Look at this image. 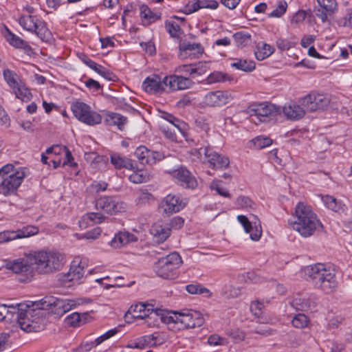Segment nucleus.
Returning <instances> with one entry per match:
<instances>
[{
    "mask_svg": "<svg viewBox=\"0 0 352 352\" xmlns=\"http://www.w3.org/2000/svg\"><path fill=\"white\" fill-rule=\"evenodd\" d=\"M289 223L293 230L303 237L311 236L322 228V223L311 207L304 202H299L296 206L293 219Z\"/></svg>",
    "mask_w": 352,
    "mask_h": 352,
    "instance_id": "obj_1",
    "label": "nucleus"
},
{
    "mask_svg": "<svg viewBox=\"0 0 352 352\" xmlns=\"http://www.w3.org/2000/svg\"><path fill=\"white\" fill-rule=\"evenodd\" d=\"M303 273L314 287L325 294L333 292L338 287L335 270L324 263H316L306 266Z\"/></svg>",
    "mask_w": 352,
    "mask_h": 352,
    "instance_id": "obj_2",
    "label": "nucleus"
},
{
    "mask_svg": "<svg viewBox=\"0 0 352 352\" xmlns=\"http://www.w3.org/2000/svg\"><path fill=\"white\" fill-rule=\"evenodd\" d=\"M34 269L40 274H50L62 269L65 258L61 253L52 250H39L32 252Z\"/></svg>",
    "mask_w": 352,
    "mask_h": 352,
    "instance_id": "obj_3",
    "label": "nucleus"
},
{
    "mask_svg": "<svg viewBox=\"0 0 352 352\" xmlns=\"http://www.w3.org/2000/svg\"><path fill=\"white\" fill-rule=\"evenodd\" d=\"M38 305H21L18 309L17 323L26 332H37L44 329L45 319L44 311Z\"/></svg>",
    "mask_w": 352,
    "mask_h": 352,
    "instance_id": "obj_4",
    "label": "nucleus"
},
{
    "mask_svg": "<svg viewBox=\"0 0 352 352\" xmlns=\"http://www.w3.org/2000/svg\"><path fill=\"white\" fill-rule=\"evenodd\" d=\"M25 177V170L8 164L0 168V195L8 197L16 193Z\"/></svg>",
    "mask_w": 352,
    "mask_h": 352,
    "instance_id": "obj_5",
    "label": "nucleus"
},
{
    "mask_svg": "<svg viewBox=\"0 0 352 352\" xmlns=\"http://www.w3.org/2000/svg\"><path fill=\"white\" fill-rule=\"evenodd\" d=\"M163 318L165 324H173V327H176L179 330L201 327L204 322L203 315L199 311L192 309L170 313V316Z\"/></svg>",
    "mask_w": 352,
    "mask_h": 352,
    "instance_id": "obj_6",
    "label": "nucleus"
},
{
    "mask_svg": "<svg viewBox=\"0 0 352 352\" xmlns=\"http://www.w3.org/2000/svg\"><path fill=\"white\" fill-rule=\"evenodd\" d=\"M182 263L177 252H172L162 257L155 263L154 270L156 274L164 279H173L177 275V269Z\"/></svg>",
    "mask_w": 352,
    "mask_h": 352,
    "instance_id": "obj_7",
    "label": "nucleus"
},
{
    "mask_svg": "<svg viewBox=\"0 0 352 352\" xmlns=\"http://www.w3.org/2000/svg\"><path fill=\"white\" fill-rule=\"evenodd\" d=\"M31 257L32 252L23 258L8 261L6 264V267L19 274L20 276L19 280L21 282H29L34 276V260Z\"/></svg>",
    "mask_w": 352,
    "mask_h": 352,
    "instance_id": "obj_8",
    "label": "nucleus"
},
{
    "mask_svg": "<svg viewBox=\"0 0 352 352\" xmlns=\"http://www.w3.org/2000/svg\"><path fill=\"white\" fill-rule=\"evenodd\" d=\"M19 23L23 29L34 32L43 41L48 42L51 39L52 34L45 23L36 16L23 14L19 18Z\"/></svg>",
    "mask_w": 352,
    "mask_h": 352,
    "instance_id": "obj_9",
    "label": "nucleus"
},
{
    "mask_svg": "<svg viewBox=\"0 0 352 352\" xmlns=\"http://www.w3.org/2000/svg\"><path fill=\"white\" fill-rule=\"evenodd\" d=\"M74 116L80 122L93 126L100 124L102 116L97 112L92 111L91 107L80 101H76L71 105Z\"/></svg>",
    "mask_w": 352,
    "mask_h": 352,
    "instance_id": "obj_10",
    "label": "nucleus"
},
{
    "mask_svg": "<svg viewBox=\"0 0 352 352\" xmlns=\"http://www.w3.org/2000/svg\"><path fill=\"white\" fill-rule=\"evenodd\" d=\"M3 78L12 89L16 98L25 102L32 99V96L30 91L15 72L8 69H5L3 71Z\"/></svg>",
    "mask_w": 352,
    "mask_h": 352,
    "instance_id": "obj_11",
    "label": "nucleus"
},
{
    "mask_svg": "<svg viewBox=\"0 0 352 352\" xmlns=\"http://www.w3.org/2000/svg\"><path fill=\"white\" fill-rule=\"evenodd\" d=\"M248 113L252 121L256 120L260 122H265L268 118L276 116L280 112V108L268 102L254 103L248 108Z\"/></svg>",
    "mask_w": 352,
    "mask_h": 352,
    "instance_id": "obj_12",
    "label": "nucleus"
},
{
    "mask_svg": "<svg viewBox=\"0 0 352 352\" xmlns=\"http://www.w3.org/2000/svg\"><path fill=\"white\" fill-rule=\"evenodd\" d=\"M188 200L179 195L168 194L159 205V210L163 215L169 216L182 210L186 206Z\"/></svg>",
    "mask_w": 352,
    "mask_h": 352,
    "instance_id": "obj_13",
    "label": "nucleus"
},
{
    "mask_svg": "<svg viewBox=\"0 0 352 352\" xmlns=\"http://www.w3.org/2000/svg\"><path fill=\"white\" fill-rule=\"evenodd\" d=\"M96 208L109 214L124 212L126 204L117 197L104 196L96 201Z\"/></svg>",
    "mask_w": 352,
    "mask_h": 352,
    "instance_id": "obj_14",
    "label": "nucleus"
},
{
    "mask_svg": "<svg viewBox=\"0 0 352 352\" xmlns=\"http://www.w3.org/2000/svg\"><path fill=\"white\" fill-rule=\"evenodd\" d=\"M330 102L329 96L323 94L311 93L299 100V103L307 111L314 112L323 110Z\"/></svg>",
    "mask_w": 352,
    "mask_h": 352,
    "instance_id": "obj_15",
    "label": "nucleus"
},
{
    "mask_svg": "<svg viewBox=\"0 0 352 352\" xmlns=\"http://www.w3.org/2000/svg\"><path fill=\"white\" fill-rule=\"evenodd\" d=\"M199 157L204 153V159L210 164L212 168L219 169L226 168L230 164V160L227 157L221 156L210 147H205L201 151H195Z\"/></svg>",
    "mask_w": 352,
    "mask_h": 352,
    "instance_id": "obj_16",
    "label": "nucleus"
},
{
    "mask_svg": "<svg viewBox=\"0 0 352 352\" xmlns=\"http://www.w3.org/2000/svg\"><path fill=\"white\" fill-rule=\"evenodd\" d=\"M237 220L243 226L245 232L250 234V239L253 241H258L262 235L261 221L256 216L252 215L249 220L244 215H238Z\"/></svg>",
    "mask_w": 352,
    "mask_h": 352,
    "instance_id": "obj_17",
    "label": "nucleus"
},
{
    "mask_svg": "<svg viewBox=\"0 0 352 352\" xmlns=\"http://www.w3.org/2000/svg\"><path fill=\"white\" fill-rule=\"evenodd\" d=\"M233 97L226 91H215L207 93L204 98V103L209 107H221L228 104Z\"/></svg>",
    "mask_w": 352,
    "mask_h": 352,
    "instance_id": "obj_18",
    "label": "nucleus"
},
{
    "mask_svg": "<svg viewBox=\"0 0 352 352\" xmlns=\"http://www.w3.org/2000/svg\"><path fill=\"white\" fill-rule=\"evenodd\" d=\"M135 318H141L144 320V323L149 327H159L160 322L165 324L164 317L170 316V313L164 310L151 309V311L148 314L143 315H133Z\"/></svg>",
    "mask_w": 352,
    "mask_h": 352,
    "instance_id": "obj_19",
    "label": "nucleus"
},
{
    "mask_svg": "<svg viewBox=\"0 0 352 352\" xmlns=\"http://www.w3.org/2000/svg\"><path fill=\"white\" fill-rule=\"evenodd\" d=\"M85 263L82 261L78 263L74 261L70 267L69 271L66 274H60L59 280L64 283L72 281L74 283H78L85 274Z\"/></svg>",
    "mask_w": 352,
    "mask_h": 352,
    "instance_id": "obj_20",
    "label": "nucleus"
},
{
    "mask_svg": "<svg viewBox=\"0 0 352 352\" xmlns=\"http://www.w3.org/2000/svg\"><path fill=\"white\" fill-rule=\"evenodd\" d=\"M38 232L36 227H25L16 231H3L0 232V243L9 242L17 239H23L34 235Z\"/></svg>",
    "mask_w": 352,
    "mask_h": 352,
    "instance_id": "obj_21",
    "label": "nucleus"
},
{
    "mask_svg": "<svg viewBox=\"0 0 352 352\" xmlns=\"http://www.w3.org/2000/svg\"><path fill=\"white\" fill-rule=\"evenodd\" d=\"M179 56L182 59L188 57L193 58L198 57L204 53V48L200 43H190L182 42L179 47Z\"/></svg>",
    "mask_w": 352,
    "mask_h": 352,
    "instance_id": "obj_22",
    "label": "nucleus"
},
{
    "mask_svg": "<svg viewBox=\"0 0 352 352\" xmlns=\"http://www.w3.org/2000/svg\"><path fill=\"white\" fill-rule=\"evenodd\" d=\"M180 185L184 188L194 189L197 186V182L191 173L184 167H180L173 172Z\"/></svg>",
    "mask_w": 352,
    "mask_h": 352,
    "instance_id": "obj_23",
    "label": "nucleus"
},
{
    "mask_svg": "<svg viewBox=\"0 0 352 352\" xmlns=\"http://www.w3.org/2000/svg\"><path fill=\"white\" fill-rule=\"evenodd\" d=\"M292 306L300 311H312L317 305L316 298L314 296H298L293 299Z\"/></svg>",
    "mask_w": 352,
    "mask_h": 352,
    "instance_id": "obj_24",
    "label": "nucleus"
},
{
    "mask_svg": "<svg viewBox=\"0 0 352 352\" xmlns=\"http://www.w3.org/2000/svg\"><path fill=\"white\" fill-rule=\"evenodd\" d=\"M143 89L148 94L163 92L162 79L157 75L148 76L142 82Z\"/></svg>",
    "mask_w": 352,
    "mask_h": 352,
    "instance_id": "obj_25",
    "label": "nucleus"
},
{
    "mask_svg": "<svg viewBox=\"0 0 352 352\" xmlns=\"http://www.w3.org/2000/svg\"><path fill=\"white\" fill-rule=\"evenodd\" d=\"M282 111L288 119L292 120L302 118L307 111L300 103L299 104L295 103L285 104Z\"/></svg>",
    "mask_w": 352,
    "mask_h": 352,
    "instance_id": "obj_26",
    "label": "nucleus"
},
{
    "mask_svg": "<svg viewBox=\"0 0 352 352\" xmlns=\"http://www.w3.org/2000/svg\"><path fill=\"white\" fill-rule=\"evenodd\" d=\"M105 217L100 212H87L81 217L78 224L82 229H86L89 226L102 223Z\"/></svg>",
    "mask_w": 352,
    "mask_h": 352,
    "instance_id": "obj_27",
    "label": "nucleus"
},
{
    "mask_svg": "<svg viewBox=\"0 0 352 352\" xmlns=\"http://www.w3.org/2000/svg\"><path fill=\"white\" fill-rule=\"evenodd\" d=\"M110 160L116 169L126 168L131 170L135 169V166L131 159L122 156L118 153H111Z\"/></svg>",
    "mask_w": 352,
    "mask_h": 352,
    "instance_id": "obj_28",
    "label": "nucleus"
},
{
    "mask_svg": "<svg viewBox=\"0 0 352 352\" xmlns=\"http://www.w3.org/2000/svg\"><path fill=\"white\" fill-rule=\"evenodd\" d=\"M138 241V237L129 232H120L115 235L111 241V245L115 248H120L129 243Z\"/></svg>",
    "mask_w": 352,
    "mask_h": 352,
    "instance_id": "obj_29",
    "label": "nucleus"
},
{
    "mask_svg": "<svg viewBox=\"0 0 352 352\" xmlns=\"http://www.w3.org/2000/svg\"><path fill=\"white\" fill-rule=\"evenodd\" d=\"M151 233L156 242L163 243L170 234V228L167 226H163L160 223H156L151 228Z\"/></svg>",
    "mask_w": 352,
    "mask_h": 352,
    "instance_id": "obj_30",
    "label": "nucleus"
},
{
    "mask_svg": "<svg viewBox=\"0 0 352 352\" xmlns=\"http://www.w3.org/2000/svg\"><path fill=\"white\" fill-rule=\"evenodd\" d=\"M7 31L8 34L6 35V38L11 45L16 48H21L24 50L28 54L32 52V47L28 42L12 33L8 29H7Z\"/></svg>",
    "mask_w": 352,
    "mask_h": 352,
    "instance_id": "obj_31",
    "label": "nucleus"
},
{
    "mask_svg": "<svg viewBox=\"0 0 352 352\" xmlns=\"http://www.w3.org/2000/svg\"><path fill=\"white\" fill-rule=\"evenodd\" d=\"M324 205L330 210L342 213L346 209V206L341 201L338 200L330 195H326L322 198Z\"/></svg>",
    "mask_w": 352,
    "mask_h": 352,
    "instance_id": "obj_32",
    "label": "nucleus"
},
{
    "mask_svg": "<svg viewBox=\"0 0 352 352\" xmlns=\"http://www.w3.org/2000/svg\"><path fill=\"white\" fill-rule=\"evenodd\" d=\"M83 63L87 65L89 67L94 70L96 72L103 76L104 78L108 79L109 80H113V74L106 69L102 66L97 64L94 61L91 60L90 58H89L87 56H85L82 58Z\"/></svg>",
    "mask_w": 352,
    "mask_h": 352,
    "instance_id": "obj_33",
    "label": "nucleus"
},
{
    "mask_svg": "<svg viewBox=\"0 0 352 352\" xmlns=\"http://www.w3.org/2000/svg\"><path fill=\"white\" fill-rule=\"evenodd\" d=\"M153 177V175L151 174L147 170L140 169L135 170L129 176V180L134 184H141L149 181Z\"/></svg>",
    "mask_w": 352,
    "mask_h": 352,
    "instance_id": "obj_34",
    "label": "nucleus"
},
{
    "mask_svg": "<svg viewBox=\"0 0 352 352\" xmlns=\"http://www.w3.org/2000/svg\"><path fill=\"white\" fill-rule=\"evenodd\" d=\"M104 122L109 126H118L119 129L125 124L126 118L116 113H108L106 114Z\"/></svg>",
    "mask_w": 352,
    "mask_h": 352,
    "instance_id": "obj_35",
    "label": "nucleus"
},
{
    "mask_svg": "<svg viewBox=\"0 0 352 352\" xmlns=\"http://www.w3.org/2000/svg\"><path fill=\"white\" fill-rule=\"evenodd\" d=\"M274 52V47L267 43H263L261 45H258L254 54L257 60H263L271 56Z\"/></svg>",
    "mask_w": 352,
    "mask_h": 352,
    "instance_id": "obj_36",
    "label": "nucleus"
},
{
    "mask_svg": "<svg viewBox=\"0 0 352 352\" xmlns=\"http://www.w3.org/2000/svg\"><path fill=\"white\" fill-rule=\"evenodd\" d=\"M140 16L143 21L144 25L150 24L160 17L155 13H153L151 9L146 5H142L140 7Z\"/></svg>",
    "mask_w": 352,
    "mask_h": 352,
    "instance_id": "obj_37",
    "label": "nucleus"
},
{
    "mask_svg": "<svg viewBox=\"0 0 352 352\" xmlns=\"http://www.w3.org/2000/svg\"><path fill=\"white\" fill-rule=\"evenodd\" d=\"M231 66L245 72H251L255 69V63L250 60L239 59L232 63Z\"/></svg>",
    "mask_w": 352,
    "mask_h": 352,
    "instance_id": "obj_38",
    "label": "nucleus"
},
{
    "mask_svg": "<svg viewBox=\"0 0 352 352\" xmlns=\"http://www.w3.org/2000/svg\"><path fill=\"white\" fill-rule=\"evenodd\" d=\"M151 309H153L152 306L149 305H146L144 303H140L135 305V306H131L130 309L125 314L124 318L127 322H131L129 320V317L132 314V311L133 312H140L142 314H148L151 311Z\"/></svg>",
    "mask_w": 352,
    "mask_h": 352,
    "instance_id": "obj_39",
    "label": "nucleus"
},
{
    "mask_svg": "<svg viewBox=\"0 0 352 352\" xmlns=\"http://www.w3.org/2000/svg\"><path fill=\"white\" fill-rule=\"evenodd\" d=\"M232 78L227 74L221 72H214L206 78L208 84L224 82L230 80Z\"/></svg>",
    "mask_w": 352,
    "mask_h": 352,
    "instance_id": "obj_40",
    "label": "nucleus"
},
{
    "mask_svg": "<svg viewBox=\"0 0 352 352\" xmlns=\"http://www.w3.org/2000/svg\"><path fill=\"white\" fill-rule=\"evenodd\" d=\"M210 63L208 62H198L195 64H192L191 73L193 74V77L196 76H201L208 72L210 69Z\"/></svg>",
    "mask_w": 352,
    "mask_h": 352,
    "instance_id": "obj_41",
    "label": "nucleus"
},
{
    "mask_svg": "<svg viewBox=\"0 0 352 352\" xmlns=\"http://www.w3.org/2000/svg\"><path fill=\"white\" fill-rule=\"evenodd\" d=\"M177 75L166 76L162 79L163 91H166V88L169 91H176L178 89L177 85Z\"/></svg>",
    "mask_w": 352,
    "mask_h": 352,
    "instance_id": "obj_42",
    "label": "nucleus"
},
{
    "mask_svg": "<svg viewBox=\"0 0 352 352\" xmlns=\"http://www.w3.org/2000/svg\"><path fill=\"white\" fill-rule=\"evenodd\" d=\"M309 322L308 317L304 314H296L292 320V325L298 329H303L307 327Z\"/></svg>",
    "mask_w": 352,
    "mask_h": 352,
    "instance_id": "obj_43",
    "label": "nucleus"
},
{
    "mask_svg": "<svg viewBox=\"0 0 352 352\" xmlns=\"http://www.w3.org/2000/svg\"><path fill=\"white\" fill-rule=\"evenodd\" d=\"M241 294L240 289L232 285H226L222 288L221 294L227 298H236Z\"/></svg>",
    "mask_w": 352,
    "mask_h": 352,
    "instance_id": "obj_44",
    "label": "nucleus"
},
{
    "mask_svg": "<svg viewBox=\"0 0 352 352\" xmlns=\"http://www.w3.org/2000/svg\"><path fill=\"white\" fill-rule=\"evenodd\" d=\"M256 149H263L272 143V140L267 137L258 136L252 140Z\"/></svg>",
    "mask_w": 352,
    "mask_h": 352,
    "instance_id": "obj_45",
    "label": "nucleus"
},
{
    "mask_svg": "<svg viewBox=\"0 0 352 352\" xmlns=\"http://www.w3.org/2000/svg\"><path fill=\"white\" fill-rule=\"evenodd\" d=\"M238 46H245L250 42L251 35L249 33L239 32L233 35Z\"/></svg>",
    "mask_w": 352,
    "mask_h": 352,
    "instance_id": "obj_46",
    "label": "nucleus"
},
{
    "mask_svg": "<svg viewBox=\"0 0 352 352\" xmlns=\"http://www.w3.org/2000/svg\"><path fill=\"white\" fill-rule=\"evenodd\" d=\"M320 7L329 13H333L337 10V2L336 0H317Z\"/></svg>",
    "mask_w": 352,
    "mask_h": 352,
    "instance_id": "obj_47",
    "label": "nucleus"
},
{
    "mask_svg": "<svg viewBox=\"0 0 352 352\" xmlns=\"http://www.w3.org/2000/svg\"><path fill=\"white\" fill-rule=\"evenodd\" d=\"M50 305L53 307L52 311L60 316L64 314V299L56 298L52 302L49 303Z\"/></svg>",
    "mask_w": 352,
    "mask_h": 352,
    "instance_id": "obj_48",
    "label": "nucleus"
},
{
    "mask_svg": "<svg viewBox=\"0 0 352 352\" xmlns=\"http://www.w3.org/2000/svg\"><path fill=\"white\" fill-rule=\"evenodd\" d=\"M164 158V155L157 151H153L149 150L148 153L146 155L144 163L150 165L156 164Z\"/></svg>",
    "mask_w": 352,
    "mask_h": 352,
    "instance_id": "obj_49",
    "label": "nucleus"
},
{
    "mask_svg": "<svg viewBox=\"0 0 352 352\" xmlns=\"http://www.w3.org/2000/svg\"><path fill=\"white\" fill-rule=\"evenodd\" d=\"M118 332V330L117 328H114L112 329H110L101 335L100 336L98 337L94 340V344L98 346L101 344L104 341L107 340L108 339L112 338Z\"/></svg>",
    "mask_w": 352,
    "mask_h": 352,
    "instance_id": "obj_50",
    "label": "nucleus"
},
{
    "mask_svg": "<svg viewBox=\"0 0 352 352\" xmlns=\"http://www.w3.org/2000/svg\"><path fill=\"white\" fill-rule=\"evenodd\" d=\"M166 29L172 37H179L182 29L180 26L175 22H166Z\"/></svg>",
    "mask_w": 352,
    "mask_h": 352,
    "instance_id": "obj_51",
    "label": "nucleus"
},
{
    "mask_svg": "<svg viewBox=\"0 0 352 352\" xmlns=\"http://www.w3.org/2000/svg\"><path fill=\"white\" fill-rule=\"evenodd\" d=\"M236 205L245 209H253L255 204L248 197L241 196L236 199Z\"/></svg>",
    "mask_w": 352,
    "mask_h": 352,
    "instance_id": "obj_52",
    "label": "nucleus"
},
{
    "mask_svg": "<svg viewBox=\"0 0 352 352\" xmlns=\"http://www.w3.org/2000/svg\"><path fill=\"white\" fill-rule=\"evenodd\" d=\"M194 82L188 77L177 75V90L186 89L191 87Z\"/></svg>",
    "mask_w": 352,
    "mask_h": 352,
    "instance_id": "obj_53",
    "label": "nucleus"
},
{
    "mask_svg": "<svg viewBox=\"0 0 352 352\" xmlns=\"http://www.w3.org/2000/svg\"><path fill=\"white\" fill-rule=\"evenodd\" d=\"M82 299H64V314L83 303Z\"/></svg>",
    "mask_w": 352,
    "mask_h": 352,
    "instance_id": "obj_54",
    "label": "nucleus"
},
{
    "mask_svg": "<svg viewBox=\"0 0 352 352\" xmlns=\"http://www.w3.org/2000/svg\"><path fill=\"white\" fill-rule=\"evenodd\" d=\"M287 8V5L285 1H280L278 7L269 14V16L280 17L286 12Z\"/></svg>",
    "mask_w": 352,
    "mask_h": 352,
    "instance_id": "obj_55",
    "label": "nucleus"
},
{
    "mask_svg": "<svg viewBox=\"0 0 352 352\" xmlns=\"http://www.w3.org/2000/svg\"><path fill=\"white\" fill-rule=\"evenodd\" d=\"M151 340L153 346L161 345L166 340V336L164 333L155 332L151 334Z\"/></svg>",
    "mask_w": 352,
    "mask_h": 352,
    "instance_id": "obj_56",
    "label": "nucleus"
},
{
    "mask_svg": "<svg viewBox=\"0 0 352 352\" xmlns=\"http://www.w3.org/2000/svg\"><path fill=\"white\" fill-rule=\"evenodd\" d=\"M226 333L228 336L231 337L234 342L241 341L245 337V333L239 329L229 330Z\"/></svg>",
    "mask_w": 352,
    "mask_h": 352,
    "instance_id": "obj_57",
    "label": "nucleus"
},
{
    "mask_svg": "<svg viewBox=\"0 0 352 352\" xmlns=\"http://www.w3.org/2000/svg\"><path fill=\"white\" fill-rule=\"evenodd\" d=\"M65 321L67 324L72 327H77L80 325V316L78 313L74 312L67 316Z\"/></svg>",
    "mask_w": 352,
    "mask_h": 352,
    "instance_id": "obj_58",
    "label": "nucleus"
},
{
    "mask_svg": "<svg viewBox=\"0 0 352 352\" xmlns=\"http://www.w3.org/2000/svg\"><path fill=\"white\" fill-rule=\"evenodd\" d=\"M148 151L149 150L146 146H140L136 148L134 154L135 156L142 162V163H144Z\"/></svg>",
    "mask_w": 352,
    "mask_h": 352,
    "instance_id": "obj_59",
    "label": "nucleus"
},
{
    "mask_svg": "<svg viewBox=\"0 0 352 352\" xmlns=\"http://www.w3.org/2000/svg\"><path fill=\"white\" fill-rule=\"evenodd\" d=\"M186 291L191 294H204L208 292V289L202 287L200 285H188L186 287Z\"/></svg>",
    "mask_w": 352,
    "mask_h": 352,
    "instance_id": "obj_60",
    "label": "nucleus"
},
{
    "mask_svg": "<svg viewBox=\"0 0 352 352\" xmlns=\"http://www.w3.org/2000/svg\"><path fill=\"white\" fill-rule=\"evenodd\" d=\"M208 342L210 345L214 346L225 345L228 343L226 338H221L219 336L216 334L210 336L208 338Z\"/></svg>",
    "mask_w": 352,
    "mask_h": 352,
    "instance_id": "obj_61",
    "label": "nucleus"
},
{
    "mask_svg": "<svg viewBox=\"0 0 352 352\" xmlns=\"http://www.w3.org/2000/svg\"><path fill=\"white\" fill-rule=\"evenodd\" d=\"M210 188L212 190H216V192L225 197H229L230 194L229 192L223 188H221L219 184V182L213 181L210 184Z\"/></svg>",
    "mask_w": 352,
    "mask_h": 352,
    "instance_id": "obj_62",
    "label": "nucleus"
},
{
    "mask_svg": "<svg viewBox=\"0 0 352 352\" xmlns=\"http://www.w3.org/2000/svg\"><path fill=\"white\" fill-rule=\"evenodd\" d=\"M184 223V220L180 217H173L169 223L170 228H173L175 230L180 229L183 227Z\"/></svg>",
    "mask_w": 352,
    "mask_h": 352,
    "instance_id": "obj_63",
    "label": "nucleus"
},
{
    "mask_svg": "<svg viewBox=\"0 0 352 352\" xmlns=\"http://www.w3.org/2000/svg\"><path fill=\"white\" fill-rule=\"evenodd\" d=\"M101 229L100 228H96L87 232H86L83 237L87 239H97L101 234Z\"/></svg>",
    "mask_w": 352,
    "mask_h": 352,
    "instance_id": "obj_64",
    "label": "nucleus"
}]
</instances>
